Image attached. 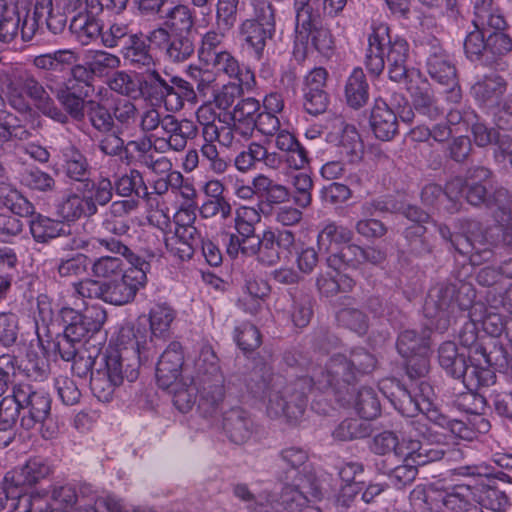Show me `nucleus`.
<instances>
[{"label":"nucleus","mask_w":512,"mask_h":512,"mask_svg":"<svg viewBox=\"0 0 512 512\" xmlns=\"http://www.w3.org/2000/svg\"><path fill=\"white\" fill-rule=\"evenodd\" d=\"M375 365V357L358 348L348 356L334 354L324 367H312L309 377L289 383L284 376L273 373L270 365L261 363L249 373L246 386L254 397L267 400L266 411L270 417L296 422L305 411L306 395L312 385L319 390L331 388L336 394L349 393L358 377L371 372Z\"/></svg>","instance_id":"nucleus-1"},{"label":"nucleus","mask_w":512,"mask_h":512,"mask_svg":"<svg viewBox=\"0 0 512 512\" xmlns=\"http://www.w3.org/2000/svg\"><path fill=\"white\" fill-rule=\"evenodd\" d=\"M63 170L66 177L82 184L80 193H70L60 205L67 221L90 218L97 214L98 205L106 206L113 197V184L108 177L91 179L92 168L86 156L75 146L63 151Z\"/></svg>","instance_id":"nucleus-2"},{"label":"nucleus","mask_w":512,"mask_h":512,"mask_svg":"<svg viewBox=\"0 0 512 512\" xmlns=\"http://www.w3.org/2000/svg\"><path fill=\"white\" fill-rule=\"evenodd\" d=\"M409 58L410 45L405 38L399 35L391 36L386 23L372 25L364 61L370 74L379 76L387 62L389 78L394 82L406 81L409 77Z\"/></svg>","instance_id":"nucleus-3"},{"label":"nucleus","mask_w":512,"mask_h":512,"mask_svg":"<svg viewBox=\"0 0 512 512\" xmlns=\"http://www.w3.org/2000/svg\"><path fill=\"white\" fill-rule=\"evenodd\" d=\"M24 93L33 101L35 108L42 115L60 124H68L67 115L34 76L21 75L7 84V101L12 108L20 113L31 111L30 103Z\"/></svg>","instance_id":"nucleus-4"},{"label":"nucleus","mask_w":512,"mask_h":512,"mask_svg":"<svg viewBox=\"0 0 512 512\" xmlns=\"http://www.w3.org/2000/svg\"><path fill=\"white\" fill-rule=\"evenodd\" d=\"M142 92L153 104H163L168 112H178L185 102L197 101V94L188 81L178 76L163 77L156 69L147 70Z\"/></svg>","instance_id":"nucleus-5"},{"label":"nucleus","mask_w":512,"mask_h":512,"mask_svg":"<svg viewBox=\"0 0 512 512\" xmlns=\"http://www.w3.org/2000/svg\"><path fill=\"white\" fill-rule=\"evenodd\" d=\"M139 376V361L134 357L129 361L123 352L113 350L103 359V364L91 373L90 388L98 400L108 402L112 399L116 387L124 379L134 382Z\"/></svg>","instance_id":"nucleus-6"},{"label":"nucleus","mask_w":512,"mask_h":512,"mask_svg":"<svg viewBox=\"0 0 512 512\" xmlns=\"http://www.w3.org/2000/svg\"><path fill=\"white\" fill-rule=\"evenodd\" d=\"M455 296L456 287L453 284L440 283L430 290L425 300L424 314L430 324L441 332L446 331L465 309V305L459 303Z\"/></svg>","instance_id":"nucleus-7"},{"label":"nucleus","mask_w":512,"mask_h":512,"mask_svg":"<svg viewBox=\"0 0 512 512\" xmlns=\"http://www.w3.org/2000/svg\"><path fill=\"white\" fill-rule=\"evenodd\" d=\"M14 397L22 410L20 426L26 431L32 430L50 415L51 397L42 389L30 383H18L14 387Z\"/></svg>","instance_id":"nucleus-8"},{"label":"nucleus","mask_w":512,"mask_h":512,"mask_svg":"<svg viewBox=\"0 0 512 512\" xmlns=\"http://www.w3.org/2000/svg\"><path fill=\"white\" fill-rule=\"evenodd\" d=\"M322 496L319 481L313 473L300 475L295 485L282 489V512H320L313 503Z\"/></svg>","instance_id":"nucleus-9"},{"label":"nucleus","mask_w":512,"mask_h":512,"mask_svg":"<svg viewBox=\"0 0 512 512\" xmlns=\"http://www.w3.org/2000/svg\"><path fill=\"white\" fill-rule=\"evenodd\" d=\"M198 134L197 125L189 119H177L171 114L164 115V123L159 135L154 137L156 151L165 153L168 150L183 151L189 140Z\"/></svg>","instance_id":"nucleus-10"},{"label":"nucleus","mask_w":512,"mask_h":512,"mask_svg":"<svg viewBox=\"0 0 512 512\" xmlns=\"http://www.w3.org/2000/svg\"><path fill=\"white\" fill-rule=\"evenodd\" d=\"M32 5L33 9L26 11L21 29L23 41H30L44 22L53 34H60L64 31L67 17L64 13L54 10L53 0H35Z\"/></svg>","instance_id":"nucleus-11"},{"label":"nucleus","mask_w":512,"mask_h":512,"mask_svg":"<svg viewBox=\"0 0 512 512\" xmlns=\"http://www.w3.org/2000/svg\"><path fill=\"white\" fill-rule=\"evenodd\" d=\"M52 473L53 467L50 462L39 456L32 457L24 465L8 471L3 480L6 501H9L8 494L12 489L34 486L48 478Z\"/></svg>","instance_id":"nucleus-12"},{"label":"nucleus","mask_w":512,"mask_h":512,"mask_svg":"<svg viewBox=\"0 0 512 512\" xmlns=\"http://www.w3.org/2000/svg\"><path fill=\"white\" fill-rule=\"evenodd\" d=\"M59 315L64 324L72 327L71 334L83 339L100 331L107 318L105 309L100 305L88 306L82 313L63 307Z\"/></svg>","instance_id":"nucleus-13"},{"label":"nucleus","mask_w":512,"mask_h":512,"mask_svg":"<svg viewBox=\"0 0 512 512\" xmlns=\"http://www.w3.org/2000/svg\"><path fill=\"white\" fill-rule=\"evenodd\" d=\"M296 242V234L290 229H267L259 238L257 260L266 266H273L280 261V252H291Z\"/></svg>","instance_id":"nucleus-14"},{"label":"nucleus","mask_w":512,"mask_h":512,"mask_svg":"<svg viewBox=\"0 0 512 512\" xmlns=\"http://www.w3.org/2000/svg\"><path fill=\"white\" fill-rule=\"evenodd\" d=\"M426 69L432 79L443 85L456 83V68L451 56L433 39L427 44Z\"/></svg>","instance_id":"nucleus-15"},{"label":"nucleus","mask_w":512,"mask_h":512,"mask_svg":"<svg viewBox=\"0 0 512 512\" xmlns=\"http://www.w3.org/2000/svg\"><path fill=\"white\" fill-rule=\"evenodd\" d=\"M199 395L198 410L205 418H213L222 410L226 398L225 377L193 382Z\"/></svg>","instance_id":"nucleus-16"},{"label":"nucleus","mask_w":512,"mask_h":512,"mask_svg":"<svg viewBox=\"0 0 512 512\" xmlns=\"http://www.w3.org/2000/svg\"><path fill=\"white\" fill-rule=\"evenodd\" d=\"M33 0H15L13 6L0 0V41L11 43L20 33L26 11H31Z\"/></svg>","instance_id":"nucleus-17"},{"label":"nucleus","mask_w":512,"mask_h":512,"mask_svg":"<svg viewBox=\"0 0 512 512\" xmlns=\"http://www.w3.org/2000/svg\"><path fill=\"white\" fill-rule=\"evenodd\" d=\"M409 441L407 444V460H412L416 465L422 466L428 462L440 460L443 452L437 449L429 448L427 444H422L418 439H412L413 436H422L425 438L429 428L426 424V417L407 422Z\"/></svg>","instance_id":"nucleus-18"},{"label":"nucleus","mask_w":512,"mask_h":512,"mask_svg":"<svg viewBox=\"0 0 512 512\" xmlns=\"http://www.w3.org/2000/svg\"><path fill=\"white\" fill-rule=\"evenodd\" d=\"M222 428L235 444L248 442L256 432V424L251 414L241 407H233L223 415Z\"/></svg>","instance_id":"nucleus-19"},{"label":"nucleus","mask_w":512,"mask_h":512,"mask_svg":"<svg viewBox=\"0 0 512 512\" xmlns=\"http://www.w3.org/2000/svg\"><path fill=\"white\" fill-rule=\"evenodd\" d=\"M80 85L81 89H77L75 84L67 82L64 88L56 91V98L63 106L62 111L67 115L68 120L72 118L75 121H82L85 117V98L90 96L92 87L86 82H80Z\"/></svg>","instance_id":"nucleus-20"},{"label":"nucleus","mask_w":512,"mask_h":512,"mask_svg":"<svg viewBox=\"0 0 512 512\" xmlns=\"http://www.w3.org/2000/svg\"><path fill=\"white\" fill-rule=\"evenodd\" d=\"M184 364L182 346L179 342L173 341L161 354L156 366V378L160 387L168 388L181 375Z\"/></svg>","instance_id":"nucleus-21"},{"label":"nucleus","mask_w":512,"mask_h":512,"mask_svg":"<svg viewBox=\"0 0 512 512\" xmlns=\"http://www.w3.org/2000/svg\"><path fill=\"white\" fill-rule=\"evenodd\" d=\"M105 286V302L117 306L132 302L138 291L144 288L142 280L132 272H123L120 278L105 281Z\"/></svg>","instance_id":"nucleus-22"},{"label":"nucleus","mask_w":512,"mask_h":512,"mask_svg":"<svg viewBox=\"0 0 512 512\" xmlns=\"http://www.w3.org/2000/svg\"><path fill=\"white\" fill-rule=\"evenodd\" d=\"M217 72L224 73L230 79L239 82L240 87L252 90L256 84L254 72L246 66L240 65L239 61L231 52L224 50L206 62Z\"/></svg>","instance_id":"nucleus-23"},{"label":"nucleus","mask_w":512,"mask_h":512,"mask_svg":"<svg viewBox=\"0 0 512 512\" xmlns=\"http://www.w3.org/2000/svg\"><path fill=\"white\" fill-rule=\"evenodd\" d=\"M492 189V172L488 168L476 166L467 170L464 197L468 203L474 206H487L488 195Z\"/></svg>","instance_id":"nucleus-24"},{"label":"nucleus","mask_w":512,"mask_h":512,"mask_svg":"<svg viewBox=\"0 0 512 512\" xmlns=\"http://www.w3.org/2000/svg\"><path fill=\"white\" fill-rule=\"evenodd\" d=\"M276 32V27H268L255 22L242 21L239 25V35L251 55L258 61L265 55L267 42Z\"/></svg>","instance_id":"nucleus-25"},{"label":"nucleus","mask_w":512,"mask_h":512,"mask_svg":"<svg viewBox=\"0 0 512 512\" xmlns=\"http://www.w3.org/2000/svg\"><path fill=\"white\" fill-rule=\"evenodd\" d=\"M421 396L417 398L406 388L398 387L397 393H392L390 401L392 405L406 417H414L419 412L423 413L429 409L432 387L422 381L420 383Z\"/></svg>","instance_id":"nucleus-26"},{"label":"nucleus","mask_w":512,"mask_h":512,"mask_svg":"<svg viewBox=\"0 0 512 512\" xmlns=\"http://www.w3.org/2000/svg\"><path fill=\"white\" fill-rule=\"evenodd\" d=\"M199 244L197 229L194 226L181 225L174 234L165 238L167 251L181 261L189 260Z\"/></svg>","instance_id":"nucleus-27"},{"label":"nucleus","mask_w":512,"mask_h":512,"mask_svg":"<svg viewBox=\"0 0 512 512\" xmlns=\"http://www.w3.org/2000/svg\"><path fill=\"white\" fill-rule=\"evenodd\" d=\"M492 190L493 193L488 195L487 207H497L495 218L501 226L503 244L512 248L511 197L503 187H493Z\"/></svg>","instance_id":"nucleus-28"},{"label":"nucleus","mask_w":512,"mask_h":512,"mask_svg":"<svg viewBox=\"0 0 512 512\" xmlns=\"http://www.w3.org/2000/svg\"><path fill=\"white\" fill-rule=\"evenodd\" d=\"M370 125L375 136L382 141H389L398 133L396 114L381 99L375 101L371 110Z\"/></svg>","instance_id":"nucleus-29"},{"label":"nucleus","mask_w":512,"mask_h":512,"mask_svg":"<svg viewBox=\"0 0 512 512\" xmlns=\"http://www.w3.org/2000/svg\"><path fill=\"white\" fill-rule=\"evenodd\" d=\"M273 136H275L274 143L276 148L285 153V162L290 168L300 170L308 165V151L294 134L287 130H279Z\"/></svg>","instance_id":"nucleus-30"},{"label":"nucleus","mask_w":512,"mask_h":512,"mask_svg":"<svg viewBox=\"0 0 512 512\" xmlns=\"http://www.w3.org/2000/svg\"><path fill=\"white\" fill-rule=\"evenodd\" d=\"M352 239L353 231L350 228L335 221H327L318 233L317 245L321 252L331 255Z\"/></svg>","instance_id":"nucleus-31"},{"label":"nucleus","mask_w":512,"mask_h":512,"mask_svg":"<svg viewBox=\"0 0 512 512\" xmlns=\"http://www.w3.org/2000/svg\"><path fill=\"white\" fill-rule=\"evenodd\" d=\"M340 131L338 154L349 163H356L362 159L364 145L355 126L346 124L342 119H336Z\"/></svg>","instance_id":"nucleus-32"},{"label":"nucleus","mask_w":512,"mask_h":512,"mask_svg":"<svg viewBox=\"0 0 512 512\" xmlns=\"http://www.w3.org/2000/svg\"><path fill=\"white\" fill-rule=\"evenodd\" d=\"M451 495V492L439 491L432 487L426 488L417 485L409 495V500L417 512H442L444 500Z\"/></svg>","instance_id":"nucleus-33"},{"label":"nucleus","mask_w":512,"mask_h":512,"mask_svg":"<svg viewBox=\"0 0 512 512\" xmlns=\"http://www.w3.org/2000/svg\"><path fill=\"white\" fill-rule=\"evenodd\" d=\"M344 97L349 107L359 109L369 99V83L362 68L356 67L347 77L344 85Z\"/></svg>","instance_id":"nucleus-34"},{"label":"nucleus","mask_w":512,"mask_h":512,"mask_svg":"<svg viewBox=\"0 0 512 512\" xmlns=\"http://www.w3.org/2000/svg\"><path fill=\"white\" fill-rule=\"evenodd\" d=\"M439 424L446 427L455 437L466 441H472L479 434L487 433L491 427L490 422L483 416H473L468 422L441 417Z\"/></svg>","instance_id":"nucleus-35"},{"label":"nucleus","mask_w":512,"mask_h":512,"mask_svg":"<svg viewBox=\"0 0 512 512\" xmlns=\"http://www.w3.org/2000/svg\"><path fill=\"white\" fill-rule=\"evenodd\" d=\"M500 234L502 235V230L499 223L485 231L480 229L478 232L473 231V254L471 255V264L481 265L492 257L493 247L500 241ZM501 242L503 243L502 240Z\"/></svg>","instance_id":"nucleus-36"},{"label":"nucleus","mask_w":512,"mask_h":512,"mask_svg":"<svg viewBox=\"0 0 512 512\" xmlns=\"http://www.w3.org/2000/svg\"><path fill=\"white\" fill-rule=\"evenodd\" d=\"M430 345V330L421 328L406 329L402 331L398 338L396 347L399 354L404 358H409L420 353H427Z\"/></svg>","instance_id":"nucleus-37"},{"label":"nucleus","mask_w":512,"mask_h":512,"mask_svg":"<svg viewBox=\"0 0 512 512\" xmlns=\"http://www.w3.org/2000/svg\"><path fill=\"white\" fill-rule=\"evenodd\" d=\"M506 88V81L501 76L491 74L472 86V94L481 105L491 107L498 102Z\"/></svg>","instance_id":"nucleus-38"},{"label":"nucleus","mask_w":512,"mask_h":512,"mask_svg":"<svg viewBox=\"0 0 512 512\" xmlns=\"http://www.w3.org/2000/svg\"><path fill=\"white\" fill-rule=\"evenodd\" d=\"M438 361L445 372L460 379L467 369V356L460 352L457 345L452 341L442 343L438 349Z\"/></svg>","instance_id":"nucleus-39"},{"label":"nucleus","mask_w":512,"mask_h":512,"mask_svg":"<svg viewBox=\"0 0 512 512\" xmlns=\"http://www.w3.org/2000/svg\"><path fill=\"white\" fill-rule=\"evenodd\" d=\"M471 363L467 365L466 371L460 377L462 383L468 390H476L482 387H488L495 383V374L489 367L490 362L486 364L481 356L471 358Z\"/></svg>","instance_id":"nucleus-40"},{"label":"nucleus","mask_w":512,"mask_h":512,"mask_svg":"<svg viewBox=\"0 0 512 512\" xmlns=\"http://www.w3.org/2000/svg\"><path fill=\"white\" fill-rule=\"evenodd\" d=\"M176 311L167 303H157L149 311L151 334L155 338L167 339L171 336V326L176 318Z\"/></svg>","instance_id":"nucleus-41"},{"label":"nucleus","mask_w":512,"mask_h":512,"mask_svg":"<svg viewBox=\"0 0 512 512\" xmlns=\"http://www.w3.org/2000/svg\"><path fill=\"white\" fill-rule=\"evenodd\" d=\"M163 24L172 35H191L195 24L194 11L186 5L178 4L167 11Z\"/></svg>","instance_id":"nucleus-42"},{"label":"nucleus","mask_w":512,"mask_h":512,"mask_svg":"<svg viewBox=\"0 0 512 512\" xmlns=\"http://www.w3.org/2000/svg\"><path fill=\"white\" fill-rule=\"evenodd\" d=\"M474 9L473 24L476 27H491L500 30L506 27V21L493 0H470Z\"/></svg>","instance_id":"nucleus-43"},{"label":"nucleus","mask_w":512,"mask_h":512,"mask_svg":"<svg viewBox=\"0 0 512 512\" xmlns=\"http://www.w3.org/2000/svg\"><path fill=\"white\" fill-rule=\"evenodd\" d=\"M123 57L130 65L137 68H150L155 65V59L150 51V45L137 35L129 36V43L123 48Z\"/></svg>","instance_id":"nucleus-44"},{"label":"nucleus","mask_w":512,"mask_h":512,"mask_svg":"<svg viewBox=\"0 0 512 512\" xmlns=\"http://www.w3.org/2000/svg\"><path fill=\"white\" fill-rule=\"evenodd\" d=\"M0 204L13 214L28 217L34 213V205L12 184L0 182Z\"/></svg>","instance_id":"nucleus-45"},{"label":"nucleus","mask_w":512,"mask_h":512,"mask_svg":"<svg viewBox=\"0 0 512 512\" xmlns=\"http://www.w3.org/2000/svg\"><path fill=\"white\" fill-rule=\"evenodd\" d=\"M221 376L224 375L220 369L217 355L211 346H203L195 361L192 382L213 379Z\"/></svg>","instance_id":"nucleus-46"},{"label":"nucleus","mask_w":512,"mask_h":512,"mask_svg":"<svg viewBox=\"0 0 512 512\" xmlns=\"http://www.w3.org/2000/svg\"><path fill=\"white\" fill-rule=\"evenodd\" d=\"M195 52L191 35H172L168 45L164 46V58L174 64L186 62Z\"/></svg>","instance_id":"nucleus-47"},{"label":"nucleus","mask_w":512,"mask_h":512,"mask_svg":"<svg viewBox=\"0 0 512 512\" xmlns=\"http://www.w3.org/2000/svg\"><path fill=\"white\" fill-rule=\"evenodd\" d=\"M71 29L83 45H88L99 37L102 39L103 26L100 21L91 15H83V12L73 17Z\"/></svg>","instance_id":"nucleus-48"},{"label":"nucleus","mask_w":512,"mask_h":512,"mask_svg":"<svg viewBox=\"0 0 512 512\" xmlns=\"http://www.w3.org/2000/svg\"><path fill=\"white\" fill-rule=\"evenodd\" d=\"M85 115L94 130L101 134L112 132L115 127L114 117L102 103L94 100L86 102Z\"/></svg>","instance_id":"nucleus-49"},{"label":"nucleus","mask_w":512,"mask_h":512,"mask_svg":"<svg viewBox=\"0 0 512 512\" xmlns=\"http://www.w3.org/2000/svg\"><path fill=\"white\" fill-rule=\"evenodd\" d=\"M116 193L122 197H130L135 194L137 197H146L148 188L144 182L142 173L137 169H130L128 173L120 176L113 185Z\"/></svg>","instance_id":"nucleus-50"},{"label":"nucleus","mask_w":512,"mask_h":512,"mask_svg":"<svg viewBox=\"0 0 512 512\" xmlns=\"http://www.w3.org/2000/svg\"><path fill=\"white\" fill-rule=\"evenodd\" d=\"M30 232L35 241L46 243L60 235L62 223L41 214L31 215Z\"/></svg>","instance_id":"nucleus-51"},{"label":"nucleus","mask_w":512,"mask_h":512,"mask_svg":"<svg viewBox=\"0 0 512 512\" xmlns=\"http://www.w3.org/2000/svg\"><path fill=\"white\" fill-rule=\"evenodd\" d=\"M372 452L378 455H385L390 452L398 457H407L408 449L405 439L399 441L397 435L392 431H383L374 436L371 446Z\"/></svg>","instance_id":"nucleus-52"},{"label":"nucleus","mask_w":512,"mask_h":512,"mask_svg":"<svg viewBox=\"0 0 512 512\" xmlns=\"http://www.w3.org/2000/svg\"><path fill=\"white\" fill-rule=\"evenodd\" d=\"M362 247L356 244H348L332 253L326 259L327 265L335 271H341L346 267L357 268L362 264Z\"/></svg>","instance_id":"nucleus-53"},{"label":"nucleus","mask_w":512,"mask_h":512,"mask_svg":"<svg viewBox=\"0 0 512 512\" xmlns=\"http://www.w3.org/2000/svg\"><path fill=\"white\" fill-rule=\"evenodd\" d=\"M357 413L365 420L375 419L381 412V404L377 392L371 387H362L354 399Z\"/></svg>","instance_id":"nucleus-54"},{"label":"nucleus","mask_w":512,"mask_h":512,"mask_svg":"<svg viewBox=\"0 0 512 512\" xmlns=\"http://www.w3.org/2000/svg\"><path fill=\"white\" fill-rule=\"evenodd\" d=\"M502 30H495L486 37L485 65H492L512 50V38Z\"/></svg>","instance_id":"nucleus-55"},{"label":"nucleus","mask_w":512,"mask_h":512,"mask_svg":"<svg viewBox=\"0 0 512 512\" xmlns=\"http://www.w3.org/2000/svg\"><path fill=\"white\" fill-rule=\"evenodd\" d=\"M227 33L228 31L216 27L202 35L198 49L200 61L204 63L211 61V58L224 51L222 48Z\"/></svg>","instance_id":"nucleus-56"},{"label":"nucleus","mask_w":512,"mask_h":512,"mask_svg":"<svg viewBox=\"0 0 512 512\" xmlns=\"http://www.w3.org/2000/svg\"><path fill=\"white\" fill-rule=\"evenodd\" d=\"M318 2L319 0H294L296 32L300 35L310 31L315 20L320 17V8L316 7Z\"/></svg>","instance_id":"nucleus-57"},{"label":"nucleus","mask_w":512,"mask_h":512,"mask_svg":"<svg viewBox=\"0 0 512 512\" xmlns=\"http://www.w3.org/2000/svg\"><path fill=\"white\" fill-rule=\"evenodd\" d=\"M10 507L14 512H52L46 493L38 491L12 498Z\"/></svg>","instance_id":"nucleus-58"},{"label":"nucleus","mask_w":512,"mask_h":512,"mask_svg":"<svg viewBox=\"0 0 512 512\" xmlns=\"http://www.w3.org/2000/svg\"><path fill=\"white\" fill-rule=\"evenodd\" d=\"M370 425L362 419L348 418L343 420L333 431V437L340 441H352L369 436Z\"/></svg>","instance_id":"nucleus-59"},{"label":"nucleus","mask_w":512,"mask_h":512,"mask_svg":"<svg viewBox=\"0 0 512 512\" xmlns=\"http://www.w3.org/2000/svg\"><path fill=\"white\" fill-rule=\"evenodd\" d=\"M72 327L65 324L62 334H58L52 341V349L58 353L64 361H71L78 355V347L81 345L82 337H74L71 334Z\"/></svg>","instance_id":"nucleus-60"},{"label":"nucleus","mask_w":512,"mask_h":512,"mask_svg":"<svg viewBox=\"0 0 512 512\" xmlns=\"http://www.w3.org/2000/svg\"><path fill=\"white\" fill-rule=\"evenodd\" d=\"M261 218L260 210L258 208L252 206H241L235 211V230L243 237L254 235L256 225L260 223Z\"/></svg>","instance_id":"nucleus-61"},{"label":"nucleus","mask_w":512,"mask_h":512,"mask_svg":"<svg viewBox=\"0 0 512 512\" xmlns=\"http://www.w3.org/2000/svg\"><path fill=\"white\" fill-rule=\"evenodd\" d=\"M204 140L209 142H218L221 146L231 148L235 145L241 144L236 131L231 122H226L221 118L218 119V124L215 127L210 126L206 129Z\"/></svg>","instance_id":"nucleus-62"},{"label":"nucleus","mask_w":512,"mask_h":512,"mask_svg":"<svg viewBox=\"0 0 512 512\" xmlns=\"http://www.w3.org/2000/svg\"><path fill=\"white\" fill-rule=\"evenodd\" d=\"M491 27H476L475 30L468 33L464 41V50L466 56L471 61H481L485 64L486 38L485 32Z\"/></svg>","instance_id":"nucleus-63"},{"label":"nucleus","mask_w":512,"mask_h":512,"mask_svg":"<svg viewBox=\"0 0 512 512\" xmlns=\"http://www.w3.org/2000/svg\"><path fill=\"white\" fill-rule=\"evenodd\" d=\"M338 323L357 333L358 335H364L369 329V319L367 315L353 307H346L338 311L337 313Z\"/></svg>","instance_id":"nucleus-64"}]
</instances>
